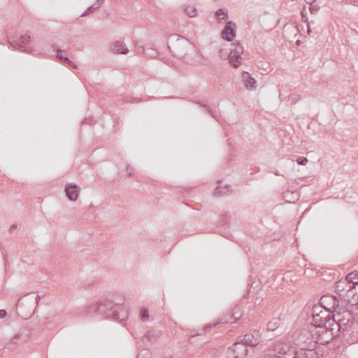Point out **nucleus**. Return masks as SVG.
Here are the masks:
<instances>
[{
    "mask_svg": "<svg viewBox=\"0 0 358 358\" xmlns=\"http://www.w3.org/2000/svg\"><path fill=\"white\" fill-rule=\"evenodd\" d=\"M29 43V36L24 34L20 36L19 41H13L10 42V45L15 50H21L22 52H29L26 45Z\"/></svg>",
    "mask_w": 358,
    "mask_h": 358,
    "instance_id": "8",
    "label": "nucleus"
},
{
    "mask_svg": "<svg viewBox=\"0 0 358 358\" xmlns=\"http://www.w3.org/2000/svg\"><path fill=\"white\" fill-rule=\"evenodd\" d=\"M301 20H303V22H307V16L303 13V12H301Z\"/></svg>",
    "mask_w": 358,
    "mask_h": 358,
    "instance_id": "32",
    "label": "nucleus"
},
{
    "mask_svg": "<svg viewBox=\"0 0 358 358\" xmlns=\"http://www.w3.org/2000/svg\"><path fill=\"white\" fill-rule=\"evenodd\" d=\"M184 12H185V15L189 16V17H194L196 15V10L193 6H187L184 8Z\"/></svg>",
    "mask_w": 358,
    "mask_h": 358,
    "instance_id": "21",
    "label": "nucleus"
},
{
    "mask_svg": "<svg viewBox=\"0 0 358 358\" xmlns=\"http://www.w3.org/2000/svg\"><path fill=\"white\" fill-rule=\"evenodd\" d=\"M169 48H170L172 54H173L176 57L185 58L187 55V50L191 48V43L185 38H178L177 42L172 44V46L169 47Z\"/></svg>",
    "mask_w": 358,
    "mask_h": 358,
    "instance_id": "2",
    "label": "nucleus"
},
{
    "mask_svg": "<svg viewBox=\"0 0 358 358\" xmlns=\"http://www.w3.org/2000/svg\"><path fill=\"white\" fill-rule=\"evenodd\" d=\"M274 352H277V354H275V357H277V358H281L282 357H292L289 353L287 352V346L281 343L274 345Z\"/></svg>",
    "mask_w": 358,
    "mask_h": 358,
    "instance_id": "11",
    "label": "nucleus"
},
{
    "mask_svg": "<svg viewBox=\"0 0 358 358\" xmlns=\"http://www.w3.org/2000/svg\"><path fill=\"white\" fill-rule=\"evenodd\" d=\"M303 356H304L305 358H317V352L311 348L305 350L304 353H303Z\"/></svg>",
    "mask_w": 358,
    "mask_h": 358,
    "instance_id": "22",
    "label": "nucleus"
},
{
    "mask_svg": "<svg viewBox=\"0 0 358 358\" xmlns=\"http://www.w3.org/2000/svg\"><path fill=\"white\" fill-rule=\"evenodd\" d=\"M103 1H104V0H97L96 3H95L94 5H97V7H100L101 3H103Z\"/></svg>",
    "mask_w": 358,
    "mask_h": 358,
    "instance_id": "33",
    "label": "nucleus"
},
{
    "mask_svg": "<svg viewBox=\"0 0 358 358\" xmlns=\"http://www.w3.org/2000/svg\"><path fill=\"white\" fill-rule=\"evenodd\" d=\"M325 310H335L338 307V299L334 295H324L320 298V304Z\"/></svg>",
    "mask_w": 358,
    "mask_h": 358,
    "instance_id": "7",
    "label": "nucleus"
},
{
    "mask_svg": "<svg viewBox=\"0 0 358 358\" xmlns=\"http://www.w3.org/2000/svg\"><path fill=\"white\" fill-rule=\"evenodd\" d=\"M296 164H298V165L305 166L306 164H307V158L298 157V158H296Z\"/></svg>",
    "mask_w": 358,
    "mask_h": 358,
    "instance_id": "26",
    "label": "nucleus"
},
{
    "mask_svg": "<svg viewBox=\"0 0 358 358\" xmlns=\"http://www.w3.org/2000/svg\"><path fill=\"white\" fill-rule=\"evenodd\" d=\"M136 52L144 53L145 55L150 57H155L157 56V51L151 48H148L147 50H145L143 46L139 45L138 43H136Z\"/></svg>",
    "mask_w": 358,
    "mask_h": 358,
    "instance_id": "14",
    "label": "nucleus"
},
{
    "mask_svg": "<svg viewBox=\"0 0 358 358\" xmlns=\"http://www.w3.org/2000/svg\"><path fill=\"white\" fill-rule=\"evenodd\" d=\"M304 332H305V334H310L308 333V331H304Z\"/></svg>",
    "mask_w": 358,
    "mask_h": 358,
    "instance_id": "41",
    "label": "nucleus"
},
{
    "mask_svg": "<svg viewBox=\"0 0 358 358\" xmlns=\"http://www.w3.org/2000/svg\"><path fill=\"white\" fill-rule=\"evenodd\" d=\"M297 100H299V96L296 94L289 96V101H292V103H295Z\"/></svg>",
    "mask_w": 358,
    "mask_h": 358,
    "instance_id": "29",
    "label": "nucleus"
},
{
    "mask_svg": "<svg viewBox=\"0 0 358 358\" xmlns=\"http://www.w3.org/2000/svg\"><path fill=\"white\" fill-rule=\"evenodd\" d=\"M170 358H172V357H170Z\"/></svg>",
    "mask_w": 358,
    "mask_h": 358,
    "instance_id": "43",
    "label": "nucleus"
},
{
    "mask_svg": "<svg viewBox=\"0 0 358 358\" xmlns=\"http://www.w3.org/2000/svg\"><path fill=\"white\" fill-rule=\"evenodd\" d=\"M215 16H216V18H217L218 22H221L227 20V11L222 8H218V10L215 12Z\"/></svg>",
    "mask_w": 358,
    "mask_h": 358,
    "instance_id": "19",
    "label": "nucleus"
},
{
    "mask_svg": "<svg viewBox=\"0 0 358 358\" xmlns=\"http://www.w3.org/2000/svg\"><path fill=\"white\" fill-rule=\"evenodd\" d=\"M314 1H315V0H305V2H306V3H308L309 5H311L312 3H313Z\"/></svg>",
    "mask_w": 358,
    "mask_h": 358,
    "instance_id": "37",
    "label": "nucleus"
},
{
    "mask_svg": "<svg viewBox=\"0 0 358 358\" xmlns=\"http://www.w3.org/2000/svg\"><path fill=\"white\" fill-rule=\"evenodd\" d=\"M243 81H245V86L247 90H255L256 89V80L254 78L250 77V75L248 72H243Z\"/></svg>",
    "mask_w": 358,
    "mask_h": 358,
    "instance_id": "13",
    "label": "nucleus"
},
{
    "mask_svg": "<svg viewBox=\"0 0 358 358\" xmlns=\"http://www.w3.org/2000/svg\"><path fill=\"white\" fill-rule=\"evenodd\" d=\"M229 192V187L225 186L222 187L220 186H217L216 189H215L214 195L217 196L225 195Z\"/></svg>",
    "mask_w": 358,
    "mask_h": 358,
    "instance_id": "20",
    "label": "nucleus"
},
{
    "mask_svg": "<svg viewBox=\"0 0 358 358\" xmlns=\"http://www.w3.org/2000/svg\"><path fill=\"white\" fill-rule=\"evenodd\" d=\"M154 341H155V337L154 336L153 332L151 331H148V332L145 333L144 336L141 337V341H143L145 345H147L148 342H152Z\"/></svg>",
    "mask_w": 358,
    "mask_h": 358,
    "instance_id": "18",
    "label": "nucleus"
},
{
    "mask_svg": "<svg viewBox=\"0 0 358 358\" xmlns=\"http://www.w3.org/2000/svg\"><path fill=\"white\" fill-rule=\"evenodd\" d=\"M202 107H203L204 108L207 109L208 113H209V114L211 115V117L215 118V113H213V112L211 111V110L206 105H202Z\"/></svg>",
    "mask_w": 358,
    "mask_h": 358,
    "instance_id": "30",
    "label": "nucleus"
},
{
    "mask_svg": "<svg viewBox=\"0 0 358 358\" xmlns=\"http://www.w3.org/2000/svg\"><path fill=\"white\" fill-rule=\"evenodd\" d=\"M324 310L325 308L322 306H313V310H311V313H313V315H317L318 314L324 313Z\"/></svg>",
    "mask_w": 358,
    "mask_h": 358,
    "instance_id": "23",
    "label": "nucleus"
},
{
    "mask_svg": "<svg viewBox=\"0 0 358 358\" xmlns=\"http://www.w3.org/2000/svg\"><path fill=\"white\" fill-rule=\"evenodd\" d=\"M281 358H300V357H297L295 353L293 352H292V357H281Z\"/></svg>",
    "mask_w": 358,
    "mask_h": 358,
    "instance_id": "34",
    "label": "nucleus"
},
{
    "mask_svg": "<svg viewBox=\"0 0 358 358\" xmlns=\"http://www.w3.org/2000/svg\"><path fill=\"white\" fill-rule=\"evenodd\" d=\"M140 320H141V321L148 320V310L146 308H141V310H140Z\"/></svg>",
    "mask_w": 358,
    "mask_h": 358,
    "instance_id": "24",
    "label": "nucleus"
},
{
    "mask_svg": "<svg viewBox=\"0 0 358 358\" xmlns=\"http://www.w3.org/2000/svg\"><path fill=\"white\" fill-rule=\"evenodd\" d=\"M201 333L196 334V335H197V336L201 335Z\"/></svg>",
    "mask_w": 358,
    "mask_h": 358,
    "instance_id": "42",
    "label": "nucleus"
},
{
    "mask_svg": "<svg viewBox=\"0 0 358 358\" xmlns=\"http://www.w3.org/2000/svg\"><path fill=\"white\" fill-rule=\"evenodd\" d=\"M344 283H345V281L337 282V285H336V287H337V289L341 290V291H343L344 289L348 290V287L344 288V287L343 286L344 285ZM347 292H350V291H347Z\"/></svg>",
    "mask_w": 358,
    "mask_h": 358,
    "instance_id": "27",
    "label": "nucleus"
},
{
    "mask_svg": "<svg viewBox=\"0 0 358 358\" xmlns=\"http://www.w3.org/2000/svg\"><path fill=\"white\" fill-rule=\"evenodd\" d=\"M242 54V47L238 46L234 50H231V54L228 56L229 64L234 68H238L239 66V59Z\"/></svg>",
    "mask_w": 358,
    "mask_h": 358,
    "instance_id": "9",
    "label": "nucleus"
},
{
    "mask_svg": "<svg viewBox=\"0 0 358 358\" xmlns=\"http://www.w3.org/2000/svg\"><path fill=\"white\" fill-rule=\"evenodd\" d=\"M56 57H57L58 59L63 62V63L69 64V66H73V68L76 69V65L73 63H72V61H71L70 59H69V57H67L66 56H64L62 55V50L57 49V50H56Z\"/></svg>",
    "mask_w": 358,
    "mask_h": 358,
    "instance_id": "17",
    "label": "nucleus"
},
{
    "mask_svg": "<svg viewBox=\"0 0 358 358\" xmlns=\"http://www.w3.org/2000/svg\"><path fill=\"white\" fill-rule=\"evenodd\" d=\"M217 324H209L208 326L206 327V330H209L212 327H215Z\"/></svg>",
    "mask_w": 358,
    "mask_h": 358,
    "instance_id": "35",
    "label": "nucleus"
},
{
    "mask_svg": "<svg viewBox=\"0 0 358 358\" xmlns=\"http://www.w3.org/2000/svg\"><path fill=\"white\" fill-rule=\"evenodd\" d=\"M221 323H232V322H231L228 320L222 319V320H221Z\"/></svg>",
    "mask_w": 358,
    "mask_h": 358,
    "instance_id": "38",
    "label": "nucleus"
},
{
    "mask_svg": "<svg viewBox=\"0 0 358 358\" xmlns=\"http://www.w3.org/2000/svg\"><path fill=\"white\" fill-rule=\"evenodd\" d=\"M309 10L311 14H315L319 10V6L317 5L311 4V6H310Z\"/></svg>",
    "mask_w": 358,
    "mask_h": 358,
    "instance_id": "28",
    "label": "nucleus"
},
{
    "mask_svg": "<svg viewBox=\"0 0 358 358\" xmlns=\"http://www.w3.org/2000/svg\"><path fill=\"white\" fill-rule=\"evenodd\" d=\"M334 310H325L323 313L313 315V325L316 327H324L331 320V313Z\"/></svg>",
    "mask_w": 358,
    "mask_h": 358,
    "instance_id": "5",
    "label": "nucleus"
},
{
    "mask_svg": "<svg viewBox=\"0 0 358 358\" xmlns=\"http://www.w3.org/2000/svg\"><path fill=\"white\" fill-rule=\"evenodd\" d=\"M66 195L68 199L75 201L78 198L77 185H70L66 187Z\"/></svg>",
    "mask_w": 358,
    "mask_h": 358,
    "instance_id": "12",
    "label": "nucleus"
},
{
    "mask_svg": "<svg viewBox=\"0 0 358 358\" xmlns=\"http://www.w3.org/2000/svg\"><path fill=\"white\" fill-rule=\"evenodd\" d=\"M247 347L241 343H234L227 349V358H247Z\"/></svg>",
    "mask_w": 358,
    "mask_h": 358,
    "instance_id": "3",
    "label": "nucleus"
},
{
    "mask_svg": "<svg viewBox=\"0 0 358 358\" xmlns=\"http://www.w3.org/2000/svg\"><path fill=\"white\" fill-rule=\"evenodd\" d=\"M235 22L229 21L227 22L226 25L223 27L222 31H221V37L223 40L227 42H231L235 38Z\"/></svg>",
    "mask_w": 358,
    "mask_h": 358,
    "instance_id": "6",
    "label": "nucleus"
},
{
    "mask_svg": "<svg viewBox=\"0 0 358 358\" xmlns=\"http://www.w3.org/2000/svg\"><path fill=\"white\" fill-rule=\"evenodd\" d=\"M16 229V224H13L11 227H10V232H12Z\"/></svg>",
    "mask_w": 358,
    "mask_h": 358,
    "instance_id": "36",
    "label": "nucleus"
},
{
    "mask_svg": "<svg viewBox=\"0 0 358 358\" xmlns=\"http://www.w3.org/2000/svg\"><path fill=\"white\" fill-rule=\"evenodd\" d=\"M345 282H347V287H348V292H351L355 285H358V273H350L348 275L345 276Z\"/></svg>",
    "mask_w": 358,
    "mask_h": 358,
    "instance_id": "10",
    "label": "nucleus"
},
{
    "mask_svg": "<svg viewBox=\"0 0 358 358\" xmlns=\"http://www.w3.org/2000/svg\"><path fill=\"white\" fill-rule=\"evenodd\" d=\"M308 34H310V24H308Z\"/></svg>",
    "mask_w": 358,
    "mask_h": 358,
    "instance_id": "39",
    "label": "nucleus"
},
{
    "mask_svg": "<svg viewBox=\"0 0 358 358\" xmlns=\"http://www.w3.org/2000/svg\"><path fill=\"white\" fill-rule=\"evenodd\" d=\"M99 7H97V5H95V4H93L92 6H90V8H88V9H87V10H85V12L82 13V15L81 16L83 17V16H86L88 14L94 12V10H96L97 8H99Z\"/></svg>",
    "mask_w": 358,
    "mask_h": 358,
    "instance_id": "25",
    "label": "nucleus"
},
{
    "mask_svg": "<svg viewBox=\"0 0 358 358\" xmlns=\"http://www.w3.org/2000/svg\"><path fill=\"white\" fill-rule=\"evenodd\" d=\"M7 313L4 310H0V319H3L6 317Z\"/></svg>",
    "mask_w": 358,
    "mask_h": 358,
    "instance_id": "31",
    "label": "nucleus"
},
{
    "mask_svg": "<svg viewBox=\"0 0 358 358\" xmlns=\"http://www.w3.org/2000/svg\"><path fill=\"white\" fill-rule=\"evenodd\" d=\"M113 51L117 54L126 55L128 53V48L122 43L117 41L113 44Z\"/></svg>",
    "mask_w": 358,
    "mask_h": 358,
    "instance_id": "16",
    "label": "nucleus"
},
{
    "mask_svg": "<svg viewBox=\"0 0 358 358\" xmlns=\"http://www.w3.org/2000/svg\"><path fill=\"white\" fill-rule=\"evenodd\" d=\"M261 341V335L257 330L250 331L243 336L241 340L238 341L234 343L244 344L245 346L253 348L257 346Z\"/></svg>",
    "mask_w": 358,
    "mask_h": 358,
    "instance_id": "4",
    "label": "nucleus"
},
{
    "mask_svg": "<svg viewBox=\"0 0 358 358\" xmlns=\"http://www.w3.org/2000/svg\"><path fill=\"white\" fill-rule=\"evenodd\" d=\"M282 324L281 317H273V319L271 320L268 323H267V329L271 331H273L278 329V327H280Z\"/></svg>",
    "mask_w": 358,
    "mask_h": 358,
    "instance_id": "15",
    "label": "nucleus"
},
{
    "mask_svg": "<svg viewBox=\"0 0 358 358\" xmlns=\"http://www.w3.org/2000/svg\"><path fill=\"white\" fill-rule=\"evenodd\" d=\"M292 194H294V196H296V197H294V200H296L297 199V193H292Z\"/></svg>",
    "mask_w": 358,
    "mask_h": 358,
    "instance_id": "40",
    "label": "nucleus"
},
{
    "mask_svg": "<svg viewBox=\"0 0 358 358\" xmlns=\"http://www.w3.org/2000/svg\"><path fill=\"white\" fill-rule=\"evenodd\" d=\"M120 308L121 306L120 304L115 303L108 299H104L96 305L90 306V313L100 315L103 317V320L117 321L118 310H120Z\"/></svg>",
    "mask_w": 358,
    "mask_h": 358,
    "instance_id": "1",
    "label": "nucleus"
}]
</instances>
